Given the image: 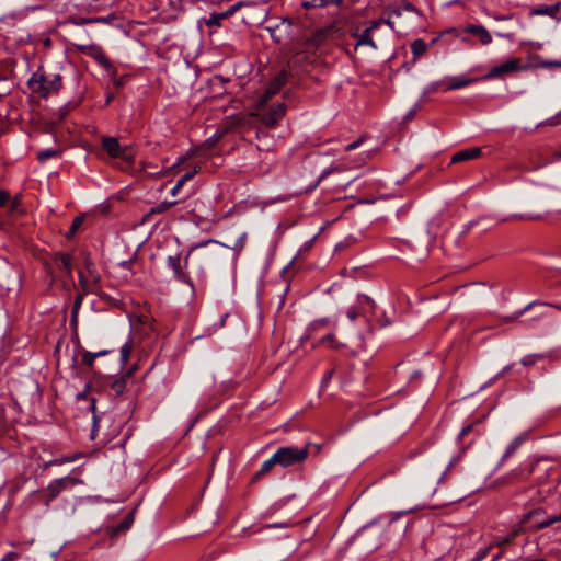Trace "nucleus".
I'll return each mask as SVG.
<instances>
[{
  "label": "nucleus",
  "instance_id": "1",
  "mask_svg": "<svg viewBox=\"0 0 561 561\" xmlns=\"http://www.w3.org/2000/svg\"><path fill=\"white\" fill-rule=\"evenodd\" d=\"M209 244L219 245V242L210 239V240L194 244L190 248V250L187 251V253L183 260L181 257V253H176L174 255H169L167 257V266L172 271L173 278L176 282L188 286L192 297L196 296V286L187 271L188 260L194 251H196L201 248L207 247Z\"/></svg>",
  "mask_w": 561,
  "mask_h": 561
},
{
  "label": "nucleus",
  "instance_id": "2",
  "mask_svg": "<svg viewBox=\"0 0 561 561\" xmlns=\"http://www.w3.org/2000/svg\"><path fill=\"white\" fill-rule=\"evenodd\" d=\"M27 85L33 93L47 99L50 94H56L62 89V77L57 73L49 80L45 72L42 71V68H39L31 76Z\"/></svg>",
  "mask_w": 561,
  "mask_h": 561
},
{
  "label": "nucleus",
  "instance_id": "3",
  "mask_svg": "<svg viewBox=\"0 0 561 561\" xmlns=\"http://www.w3.org/2000/svg\"><path fill=\"white\" fill-rule=\"evenodd\" d=\"M310 444H307L302 448L296 446H283L279 447L275 454V460L278 465L288 468L298 463H302L309 456Z\"/></svg>",
  "mask_w": 561,
  "mask_h": 561
},
{
  "label": "nucleus",
  "instance_id": "4",
  "mask_svg": "<svg viewBox=\"0 0 561 561\" xmlns=\"http://www.w3.org/2000/svg\"><path fill=\"white\" fill-rule=\"evenodd\" d=\"M102 149L113 159H121L127 168H131L135 162V154L128 147H122L116 137H103L101 139Z\"/></svg>",
  "mask_w": 561,
  "mask_h": 561
},
{
  "label": "nucleus",
  "instance_id": "5",
  "mask_svg": "<svg viewBox=\"0 0 561 561\" xmlns=\"http://www.w3.org/2000/svg\"><path fill=\"white\" fill-rule=\"evenodd\" d=\"M534 471V465L531 463H520L513 470H511L507 474L501 477L499 479L500 485L505 484H514L518 482H524L530 478Z\"/></svg>",
  "mask_w": 561,
  "mask_h": 561
},
{
  "label": "nucleus",
  "instance_id": "6",
  "mask_svg": "<svg viewBox=\"0 0 561 561\" xmlns=\"http://www.w3.org/2000/svg\"><path fill=\"white\" fill-rule=\"evenodd\" d=\"M286 114V106L284 103H278L271 106L267 111L255 114L261 123L267 128H275Z\"/></svg>",
  "mask_w": 561,
  "mask_h": 561
},
{
  "label": "nucleus",
  "instance_id": "7",
  "mask_svg": "<svg viewBox=\"0 0 561 561\" xmlns=\"http://www.w3.org/2000/svg\"><path fill=\"white\" fill-rule=\"evenodd\" d=\"M333 30L334 25L319 28L310 36L302 38L300 46L317 53L319 47L329 38Z\"/></svg>",
  "mask_w": 561,
  "mask_h": 561
},
{
  "label": "nucleus",
  "instance_id": "8",
  "mask_svg": "<svg viewBox=\"0 0 561 561\" xmlns=\"http://www.w3.org/2000/svg\"><path fill=\"white\" fill-rule=\"evenodd\" d=\"M79 483H81V480L79 478H73L69 476L53 480L47 485L48 497L46 501V505H49V503L54 501L64 490H66L68 485H76Z\"/></svg>",
  "mask_w": 561,
  "mask_h": 561
},
{
  "label": "nucleus",
  "instance_id": "9",
  "mask_svg": "<svg viewBox=\"0 0 561 561\" xmlns=\"http://www.w3.org/2000/svg\"><path fill=\"white\" fill-rule=\"evenodd\" d=\"M318 54L302 46L294 54L293 64L302 71H310L318 60Z\"/></svg>",
  "mask_w": 561,
  "mask_h": 561
},
{
  "label": "nucleus",
  "instance_id": "10",
  "mask_svg": "<svg viewBox=\"0 0 561 561\" xmlns=\"http://www.w3.org/2000/svg\"><path fill=\"white\" fill-rule=\"evenodd\" d=\"M405 11L422 15L421 11L413 3L404 0L400 5H389L387 8L388 18L385 20V24L394 30V19L401 18Z\"/></svg>",
  "mask_w": 561,
  "mask_h": 561
},
{
  "label": "nucleus",
  "instance_id": "11",
  "mask_svg": "<svg viewBox=\"0 0 561 561\" xmlns=\"http://www.w3.org/2000/svg\"><path fill=\"white\" fill-rule=\"evenodd\" d=\"M95 354L89 351H85L78 336L76 337V348L71 358V366L77 368L79 366H85L91 368L95 360Z\"/></svg>",
  "mask_w": 561,
  "mask_h": 561
},
{
  "label": "nucleus",
  "instance_id": "12",
  "mask_svg": "<svg viewBox=\"0 0 561 561\" xmlns=\"http://www.w3.org/2000/svg\"><path fill=\"white\" fill-rule=\"evenodd\" d=\"M77 49L90 57H92L100 66L104 68H111L112 64L108 57L103 51L102 47L95 44L90 45H76Z\"/></svg>",
  "mask_w": 561,
  "mask_h": 561
},
{
  "label": "nucleus",
  "instance_id": "13",
  "mask_svg": "<svg viewBox=\"0 0 561 561\" xmlns=\"http://www.w3.org/2000/svg\"><path fill=\"white\" fill-rule=\"evenodd\" d=\"M522 61L519 58H511L505 62L493 67L488 73V78H496L506 73L515 72L522 70Z\"/></svg>",
  "mask_w": 561,
  "mask_h": 561
},
{
  "label": "nucleus",
  "instance_id": "14",
  "mask_svg": "<svg viewBox=\"0 0 561 561\" xmlns=\"http://www.w3.org/2000/svg\"><path fill=\"white\" fill-rule=\"evenodd\" d=\"M53 264L59 271L65 273L67 276L72 274V256L69 253L58 252L53 255Z\"/></svg>",
  "mask_w": 561,
  "mask_h": 561
},
{
  "label": "nucleus",
  "instance_id": "15",
  "mask_svg": "<svg viewBox=\"0 0 561 561\" xmlns=\"http://www.w3.org/2000/svg\"><path fill=\"white\" fill-rule=\"evenodd\" d=\"M549 516H546V511L543 507H535L523 514L520 518V524L523 525H529V528L533 531H536L534 526L538 523L540 519H547Z\"/></svg>",
  "mask_w": 561,
  "mask_h": 561
},
{
  "label": "nucleus",
  "instance_id": "16",
  "mask_svg": "<svg viewBox=\"0 0 561 561\" xmlns=\"http://www.w3.org/2000/svg\"><path fill=\"white\" fill-rule=\"evenodd\" d=\"M411 51H412V60L409 64H404L402 67L407 68V70H410L413 65L417 62V60L424 56L428 49V44L422 38L414 39L411 45Z\"/></svg>",
  "mask_w": 561,
  "mask_h": 561
},
{
  "label": "nucleus",
  "instance_id": "17",
  "mask_svg": "<svg viewBox=\"0 0 561 561\" xmlns=\"http://www.w3.org/2000/svg\"><path fill=\"white\" fill-rule=\"evenodd\" d=\"M130 381V373H123L121 376L115 377L107 383L108 389L114 396H122L127 389V383Z\"/></svg>",
  "mask_w": 561,
  "mask_h": 561
},
{
  "label": "nucleus",
  "instance_id": "18",
  "mask_svg": "<svg viewBox=\"0 0 561 561\" xmlns=\"http://www.w3.org/2000/svg\"><path fill=\"white\" fill-rule=\"evenodd\" d=\"M351 36L353 38H356V44L354 47L355 50L358 49V47L364 46V45H367V46L371 47L373 49H377V44L373 39L371 33L369 32V30L365 28L362 33H359L358 28H356V31H353L351 33Z\"/></svg>",
  "mask_w": 561,
  "mask_h": 561
},
{
  "label": "nucleus",
  "instance_id": "19",
  "mask_svg": "<svg viewBox=\"0 0 561 561\" xmlns=\"http://www.w3.org/2000/svg\"><path fill=\"white\" fill-rule=\"evenodd\" d=\"M465 32L477 36L482 45H489L492 42V35L482 25L470 24L465 28Z\"/></svg>",
  "mask_w": 561,
  "mask_h": 561
},
{
  "label": "nucleus",
  "instance_id": "20",
  "mask_svg": "<svg viewBox=\"0 0 561 561\" xmlns=\"http://www.w3.org/2000/svg\"><path fill=\"white\" fill-rule=\"evenodd\" d=\"M482 151L479 147H471L463 150H460L456 152L450 162L451 163H459L467 160H473L481 156Z\"/></svg>",
  "mask_w": 561,
  "mask_h": 561
},
{
  "label": "nucleus",
  "instance_id": "21",
  "mask_svg": "<svg viewBox=\"0 0 561 561\" xmlns=\"http://www.w3.org/2000/svg\"><path fill=\"white\" fill-rule=\"evenodd\" d=\"M288 77L289 73L286 70L279 71L270 82L268 88L266 89V94L268 96L276 94L286 84Z\"/></svg>",
  "mask_w": 561,
  "mask_h": 561
},
{
  "label": "nucleus",
  "instance_id": "22",
  "mask_svg": "<svg viewBox=\"0 0 561 561\" xmlns=\"http://www.w3.org/2000/svg\"><path fill=\"white\" fill-rule=\"evenodd\" d=\"M524 525L520 524V522L514 526V528L504 536H499L496 538V546L501 549L504 547L511 545L517 536H519L522 533H524Z\"/></svg>",
  "mask_w": 561,
  "mask_h": 561
},
{
  "label": "nucleus",
  "instance_id": "23",
  "mask_svg": "<svg viewBox=\"0 0 561 561\" xmlns=\"http://www.w3.org/2000/svg\"><path fill=\"white\" fill-rule=\"evenodd\" d=\"M176 204H178L176 201L159 203L158 205L151 207L150 210L144 215L142 222H148L152 215L165 213Z\"/></svg>",
  "mask_w": 561,
  "mask_h": 561
},
{
  "label": "nucleus",
  "instance_id": "24",
  "mask_svg": "<svg viewBox=\"0 0 561 561\" xmlns=\"http://www.w3.org/2000/svg\"><path fill=\"white\" fill-rule=\"evenodd\" d=\"M344 3V0H304L301 5L306 10L314 9V8H325L331 4H335L341 7Z\"/></svg>",
  "mask_w": 561,
  "mask_h": 561
},
{
  "label": "nucleus",
  "instance_id": "25",
  "mask_svg": "<svg viewBox=\"0 0 561 561\" xmlns=\"http://www.w3.org/2000/svg\"><path fill=\"white\" fill-rule=\"evenodd\" d=\"M275 465H278V461L275 460V454H273V456L270 459L265 460L262 463L260 470L252 476L251 482L259 481L263 476L268 473L274 468Z\"/></svg>",
  "mask_w": 561,
  "mask_h": 561
},
{
  "label": "nucleus",
  "instance_id": "26",
  "mask_svg": "<svg viewBox=\"0 0 561 561\" xmlns=\"http://www.w3.org/2000/svg\"><path fill=\"white\" fill-rule=\"evenodd\" d=\"M474 80L473 79H468L463 76H456V77H451L449 79V84H447L443 91H450V90H456V89H461V88H465V87H468L469 84H471Z\"/></svg>",
  "mask_w": 561,
  "mask_h": 561
},
{
  "label": "nucleus",
  "instance_id": "27",
  "mask_svg": "<svg viewBox=\"0 0 561 561\" xmlns=\"http://www.w3.org/2000/svg\"><path fill=\"white\" fill-rule=\"evenodd\" d=\"M537 304H542L540 300H534L525 306L523 309L515 311L510 316L501 317V323L508 324L515 322L519 319L526 311H528L531 307L537 306Z\"/></svg>",
  "mask_w": 561,
  "mask_h": 561
},
{
  "label": "nucleus",
  "instance_id": "28",
  "mask_svg": "<svg viewBox=\"0 0 561 561\" xmlns=\"http://www.w3.org/2000/svg\"><path fill=\"white\" fill-rule=\"evenodd\" d=\"M328 344V346L332 350H341L344 345L337 341L335 334L328 333L324 336H322L314 345L313 347Z\"/></svg>",
  "mask_w": 561,
  "mask_h": 561
},
{
  "label": "nucleus",
  "instance_id": "29",
  "mask_svg": "<svg viewBox=\"0 0 561 561\" xmlns=\"http://www.w3.org/2000/svg\"><path fill=\"white\" fill-rule=\"evenodd\" d=\"M134 522V512H130L118 525L112 527L111 535L116 536L130 528Z\"/></svg>",
  "mask_w": 561,
  "mask_h": 561
},
{
  "label": "nucleus",
  "instance_id": "30",
  "mask_svg": "<svg viewBox=\"0 0 561 561\" xmlns=\"http://www.w3.org/2000/svg\"><path fill=\"white\" fill-rule=\"evenodd\" d=\"M524 439L523 437H516L514 438L506 447L501 460L500 465L504 463L523 444Z\"/></svg>",
  "mask_w": 561,
  "mask_h": 561
},
{
  "label": "nucleus",
  "instance_id": "31",
  "mask_svg": "<svg viewBox=\"0 0 561 561\" xmlns=\"http://www.w3.org/2000/svg\"><path fill=\"white\" fill-rule=\"evenodd\" d=\"M85 266H87V271H88L89 276L92 278L91 279V285H92V287L95 288V293L94 294H98V289H99L100 283H101V276L95 271L94 265L91 263L90 260H85Z\"/></svg>",
  "mask_w": 561,
  "mask_h": 561
},
{
  "label": "nucleus",
  "instance_id": "32",
  "mask_svg": "<svg viewBox=\"0 0 561 561\" xmlns=\"http://www.w3.org/2000/svg\"><path fill=\"white\" fill-rule=\"evenodd\" d=\"M559 11V4L548 5L541 4L538 8L533 10V14L535 15H549L554 16Z\"/></svg>",
  "mask_w": 561,
  "mask_h": 561
},
{
  "label": "nucleus",
  "instance_id": "33",
  "mask_svg": "<svg viewBox=\"0 0 561 561\" xmlns=\"http://www.w3.org/2000/svg\"><path fill=\"white\" fill-rule=\"evenodd\" d=\"M561 522V512L559 514L551 515L547 519H540L534 526L535 530H541L543 528L550 527L551 525Z\"/></svg>",
  "mask_w": 561,
  "mask_h": 561
},
{
  "label": "nucleus",
  "instance_id": "34",
  "mask_svg": "<svg viewBox=\"0 0 561 561\" xmlns=\"http://www.w3.org/2000/svg\"><path fill=\"white\" fill-rule=\"evenodd\" d=\"M61 156V150L58 149H45L37 152L36 158L39 162H45L48 159L57 158Z\"/></svg>",
  "mask_w": 561,
  "mask_h": 561
},
{
  "label": "nucleus",
  "instance_id": "35",
  "mask_svg": "<svg viewBox=\"0 0 561 561\" xmlns=\"http://www.w3.org/2000/svg\"><path fill=\"white\" fill-rule=\"evenodd\" d=\"M7 205L10 214L23 213L21 194L15 195L13 198L10 197V202Z\"/></svg>",
  "mask_w": 561,
  "mask_h": 561
},
{
  "label": "nucleus",
  "instance_id": "36",
  "mask_svg": "<svg viewBox=\"0 0 561 561\" xmlns=\"http://www.w3.org/2000/svg\"><path fill=\"white\" fill-rule=\"evenodd\" d=\"M335 325V322H332L330 318H322L314 320L308 328L309 332H316L321 328L328 327V325Z\"/></svg>",
  "mask_w": 561,
  "mask_h": 561
},
{
  "label": "nucleus",
  "instance_id": "37",
  "mask_svg": "<svg viewBox=\"0 0 561 561\" xmlns=\"http://www.w3.org/2000/svg\"><path fill=\"white\" fill-rule=\"evenodd\" d=\"M83 221H84L83 216L75 217L68 232L66 233V238L67 239L72 238L76 234V232L79 230V228L82 226Z\"/></svg>",
  "mask_w": 561,
  "mask_h": 561
},
{
  "label": "nucleus",
  "instance_id": "38",
  "mask_svg": "<svg viewBox=\"0 0 561 561\" xmlns=\"http://www.w3.org/2000/svg\"><path fill=\"white\" fill-rule=\"evenodd\" d=\"M224 19H227L225 12H221V13H211L210 16L205 21L206 25L209 26V27H213V26H220L221 24V21Z\"/></svg>",
  "mask_w": 561,
  "mask_h": 561
},
{
  "label": "nucleus",
  "instance_id": "39",
  "mask_svg": "<svg viewBox=\"0 0 561 561\" xmlns=\"http://www.w3.org/2000/svg\"><path fill=\"white\" fill-rule=\"evenodd\" d=\"M131 351H133V344L130 341L126 342L121 347V364L123 367L127 364L129 356L131 354Z\"/></svg>",
  "mask_w": 561,
  "mask_h": 561
},
{
  "label": "nucleus",
  "instance_id": "40",
  "mask_svg": "<svg viewBox=\"0 0 561 561\" xmlns=\"http://www.w3.org/2000/svg\"><path fill=\"white\" fill-rule=\"evenodd\" d=\"M82 300H83V293L82 294H79L76 298H75V301H73V306H72V312H71V323L73 325L77 324V319H78V312H79V309L82 305Z\"/></svg>",
  "mask_w": 561,
  "mask_h": 561
},
{
  "label": "nucleus",
  "instance_id": "41",
  "mask_svg": "<svg viewBox=\"0 0 561 561\" xmlns=\"http://www.w3.org/2000/svg\"><path fill=\"white\" fill-rule=\"evenodd\" d=\"M79 284L82 287L83 294L95 293V288L92 287L91 282L83 272H79Z\"/></svg>",
  "mask_w": 561,
  "mask_h": 561
},
{
  "label": "nucleus",
  "instance_id": "42",
  "mask_svg": "<svg viewBox=\"0 0 561 561\" xmlns=\"http://www.w3.org/2000/svg\"><path fill=\"white\" fill-rule=\"evenodd\" d=\"M79 457H80L79 454H75V455L67 456V457L56 458V459L48 461L46 466H58V465H62V463H67V462H73L77 459H79Z\"/></svg>",
  "mask_w": 561,
  "mask_h": 561
},
{
  "label": "nucleus",
  "instance_id": "43",
  "mask_svg": "<svg viewBox=\"0 0 561 561\" xmlns=\"http://www.w3.org/2000/svg\"><path fill=\"white\" fill-rule=\"evenodd\" d=\"M545 355L542 354H529L522 358L520 363L528 367L535 365L538 360L543 359Z\"/></svg>",
  "mask_w": 561,
  "mask_h": 561
},
{
  "label": "nucleus",
  "instance_id": "44",
  "mask_svg": "<svg viewBox=\"0 0 561 561\" xmlns=\"http://www.w3.org/2000/svg\"><path fill=\"white\" fill-rule=\"evenodd\" d=\"M201 171L199 165H195L191 171L185 172L179 180L180 183L185 184L191 181Z\"/></svg>",
  "mask_w": 561,
  "mask_h": 561
},
{
  "label": "nucleus",
  "instance_id": "45",
  "mask_svg": "<svg viewBox=\"0 0 561 561\" xmlns=\"http://www.w3.org/2000/svg\"><path fill=\"white\" fill-rule=\"evenodd\" d=\"M491 550V546L480 549L476 552L474 557L470 561H482L486 558L489 554V551Z\"/></svg>",
  "mask_w": 561,
  "mask_h": 561
},
{
  "label": "nucleus",
  "instance_id": "46",
  "mask_svg": "<svg viewBox=\"0 0 561 561\" xmlns=\"http://www.w3.org/2000/svg\"><path fill=\"white\" fill-rule=\"evenodd\" d=\"M385 20L386 19L381 18L378 20L369 21L366 30H369V32L373 33L375 30L379 28L382 23H385Z\"/></svg>",
  "mask_w": 561,
  "mask_h": 561
},
{
  "label": "nucleus",
  "instance_id": "47",
  "mask_svg": "<svg viewBox=\"0 0 561 561\" xmlns=\"http://www.w3.org/2000/svg\"><path fill=\"white\" fill-rule=\"evenodd\" d=\"M244 5V2L243 1H239L234 4H232L229 9H227L225 11V14L227 18L231 16L232 14H234L239 9H241L242 7Z\"/></svg>",
  "mask_w": 561,
  "mask_h": 561
},
{
  "label": "nucleus",
  "instance_id": "48",
  "mask_svg": "<svg viewBox=\"0 0 561 561\" xmlns=\"http://www.w3.org/2000/svg\"><path fill=\"white\" fill-rule=\"evenodd\" d=\"M10 202V193L5 190L0 188V208L7 206Z\"/></svg>",
  "mask_w": 561,
  "mask_h": 561
},
{
  "label": "nucleus",
  "instance_id": "49",
  "mask_svg": "<svg viewBox=\"0 0 561 561\" xmlns=\"http://www.w3.org/2000/svg\"><path fill=\"white\" fill-rule=\"evenodd\" d=\"M365 139V136H360L357 140L348 144L346 147H345V151H352V150H355L356 148H358L363 141Z\"/></svg>",
  "mask_w": 561,
  "mask_h": 561
},
{
  "label": "nucleus",
  "instance_id": "50",
  "mask_svg": "<svg viewBox=\"0 0 561 561\" xmlns=\"http://www.w3.org/2000/svg\"><path fill=\"white\" fill-rule=\"evenodd\" d=\"M447 84H445L444 82L442 81H437V82H433L428 89H427V92H437L439 90L443 91V89L446 87Z\"/></svg>",
  "mask_w": 561,
  "mask_h": 561
},
{
  "label": "nucleus",
  "instance_id": "51",
  "mask_svg": "<svg viewBox=\"0 0 561 561\" xmlns=\"http://www.w3.org/2000/svg\"><path fill=\"white\" fill-rule=\"evenodd\" d=\"M20 558V554L15 551H10L5 553L0 561H16Z\"/></svg>",
  "mask_w": 561,
  "mask_h": 561
},
{
  "label": "nucleus",
  "instance_id": "52",
  "mask_svg": "<svg viewBox=\"0 0 561 561\" xmlns=\"http://www.w3.org/2000/svg\"><path fill=\"white\" fill-rule=\"evenodd\" d=\"M473 427H474V423L463 426L459 433V439H462L465 436H467L469 433H471L473 431Z\"/></svg>",
  "mask_w": 561,
  "mask_h": 561
},
{
  "label": "nucleus",
  "instance_id": "53",
  "mask_svg": "<svg viewBox=\"0 0 561 561\" xmlns=\"http://www.w3.org/2000/svg\"><path fill=\"white\" fill-rule=\"evenodd\" d=\"M198 255L204 262H210L215 256L210 251L207 250L199 252Z\"/></svg>",
  "mask_w": 561,
  "mask_h": 561
},
{
  "label": "nucleus",
  "instance_id": "54",
  "mask_svg": "<svg viewBox=\"0 0 561 561\" xmlns=\"http://www.w3.org/2000/svg\"><path fill=\"white\" fill-rule=\"evenodd\" d=\"M134 261H135V259H129V260L123 261L119 263V266L124 270L129 271L131 274H134V272L131 271Z\"/></svg>",
  "mask_w": 561,
  "mask_h": 561
},
{
  "label": "nucleus",
  "instance_id": "55",
  "mask_svg": "<svg viewBox=\"0 0 561 561\" xmlns=\"http://www.w3.org/2000/svg\"><path fill=\"white\" fill-rule=\"evenodd\" d=\"M70 22L76 25L91 24V18L71 19Z\"/></svg>",
  "mask_w": 561,
  "mask_h": 561
},
{
  "label": "nucleus",
  "instance_id": "56",
  "mask_svg": "<svg viewBox=\"0 0 561 561\" xmlns=\"http://www.w3.org/2000/svg\"><path fill=\"white\" fill-rule=\"evenodd\" d=\"M334 375V370H327L322 377V385H328Z\"/></svg>",
  "mask_w": 561,
  "mask_h": 561
},
{
  "label": "nucleus",
  "instance_id": "57",
  "mask_svg": "<svg viewBox=\"0 0 561 561\" xmlns=\"http://www.w3.org/2000/svg\"><path fill=\"white\" fill-rule=\"evenodd\" d=\"M457 460H458L457 458H454V459L450 460V462L448 463L446 470L440 476L439 482H442V481H444L446 479L447 472L451 469V467H454V465L456 463Z\"/></svg>",
  "mask_w": 561,
  "mask_h": 561
},
{
  "label": "nucleus",
  "instance_id": "58",
  "mask_svg": "<svg viewBox=\"0 0 561 561\" xmlns=\"http://www.w3.org/2000/svg\"><path fill=\"white\" fill-rule=\"evenodd\" d=\"M346 314H347V318H348L351 321H354V320H356V319H357V317H358V311H357V309H356V308H354V307H353V308H350V309L347 310V313H346Z\"/></svg>",
  "mask_w": 561,
  "mask_h": 561
},
{
  "label": "nucleus",
  "instance_id": "59",
  "mask_svg": "<svg viewBox=\"0 0 561 561\" xmlns=\"http://www.w3.org/2000/svg\"><path fill=\"white\" fill-rule=\"evenodd\" d=\"M183 183H180V180H178V182L175 183V185L173 186V188L171 190V195L172 196H175L180 190L183 187Z\"/></svg>",
  "mask_w": 561,
  "mask_h": 561
},
{
  "label": "nucleus",
  "instance_id": "60",
  "mask_svg": "<svg viewBox=\"0 0 561 561\" xmlns=\"http://www.w3.org/2000/svg\"><path fill=\"white\" fill-rule=\"evenodd\" d=\"M542 304H539L540 306H549L551 308H554L559 311H561V304H552V302H543L541 301Z\"/></svg>",
  "mask_w": 561,
  "mask_h": 561
},
{
  "label": "nucleus",
  "instance_id": "61",
  "mask_svg": "<svg viewBox=\"0 0 561 561\" xmlns=\"http://www.w3.org/2000/svg\"><path fill=\"white\" fill-rule=\"evenodd\" d=\"M198 279L199 282L205 285L206 283V274H205V271L203 268L199 270L198 272Z\"/></svg>",
  "mask_w": 561,
  "mask_h": 561
},
{
  "label": "nucleus",
  "instance_id": "62",
  "mask_svg": "<svg viewBox=\"0 0 561 561\" xmlns=\"http://www.w3.org/2000/svg\"><path fill=\"white\" fill-rule=\"evenodd\" d=\"M554 64L556 61H541L540 66L543 68L557 67Z\"/></svg>",
  "mask_w": 561,
  "mask_h": 561
},
{
  "label": "nucleus",
  "instance_id": "63",
  "mask_svg": "<svg viewBox=\"0 0 561 561\" xmlns=\"http://www.w3.org/2000/svg\"><path fill=\"white\" fill-rule=\"evenodd\" d=\"M107 21V18H91V23H102V22H106Z\"/></svg>",
  "mask_w": 561,
  "mask_h": 561
},
{
  "label": "nucleus",
  "instance_id": "64",
  "mask_svg": "<svg viewBox=\"0 0 561 561\" xmlns=\"http://www.w3.org/2000/svg\"><path fill=\"white\" fill-rule=\"evenodd\" d=\"M108 353H110V351H107V350H102V351H99V352H94V354H95V357H96V358H98V357L105 356V355H107Z\"/></svg>",
  "mask_w": 561,
  "mask_h": 561
}]
</instances>
